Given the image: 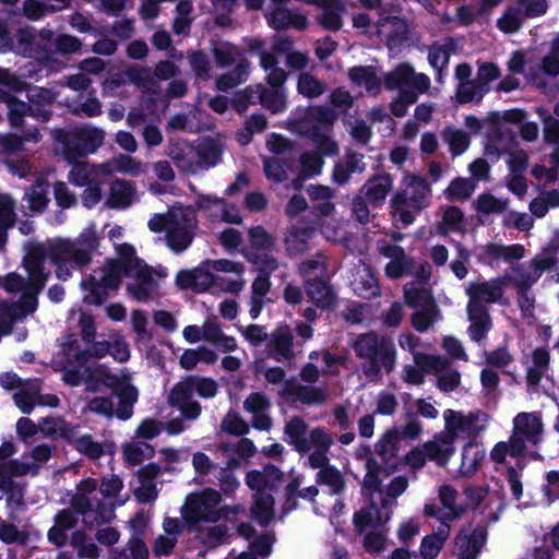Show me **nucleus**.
Instances as JSON below:
<instances>
[{
	"instance_id": "nucleus-47",
	"label": "nucleus",
	"mask_w": 559,
	"mask_h": 559,
	"mask_svg": "<svg viewBox=\"0 0 559 559\" xmlns=\"http://www.w3.org/2000/svg\"><path fill=\"white\" fill-rule=\"evenodd\" d=\"M253 498L251 513L261 525L265 526L274 518V498L269 492L254 493Z\"/></svg>"
},
{
	"instance_id": "nucleus-3",
	"label": "nucleus",
	"mask_w": 559,
	"mask_h": 559,
	"mask_svg": "<svg viewBox=\"0 0 559 559\" xmlns=\"http://www.w3.org/2000/svg\"><path fill=\"white\" fill-rule=\"evenodd\" d=\"M352 348L361 360L364 376L373 382L381 379L382 372H392L396 361V348L392 337L368 332L357 335Z\"/></svg>"
},
{
	"instance_id": "nucleus-23",
	"label": "nucleus",
	"mask_w": 559,
	"mask_h": 559,
	"mask_svg": "<svg viewBox=\"0 0 559 559\" xmlns=\"http://www.w3.org/2000/svg\"><path fill=\"white\" fill-rule=\"evenodd\" d=\"M51 261L58 265L57 274L61 277L63 266L82 267L90 263L91 251L88 247H53Z\"/></svg>"
},
{
	"instance_id": "nucleus-4",
	"label": "nucleus",
	"mask_w": 559,
	"mask_h": 559,
	"mask_svg": "<svg viewBox=\"0 0 559 559\" xmlns=\"http://www.w3.org/2000/svg\"><path fill=\"white\" fill-rule=\"evenodd\" d=\"M284 433L288 438V443L299 454H308L307 465L309 467H322L330 462L328 453L333 444V436L326 428L316 427L308 435L306 420L294 416L285 424Z\"/></svg>"
},
{
	"instance_id": "nucleus-27",
	"label": "nucleus",
	"mask_w": 559,
	"mask_h": 559,
	"mask_svg": "<svg viewBox=\"0 0 559 559\" xmlns=\"http://www.w3.org/2000/svg\"><path fill=\"white\" fill-rule=\"evenodd\" d=\"M266 352L267 356L276 361L289 360L295 356L293 335L288 326H280L272 333Z\"/></svg>"
},
{
	"instance_id": "nucleus-33",
	"label": "nucleus",
	"mask_w": 559,
	"mask_h": 559,
	"mask_svg": "<svg viewBox=\"0 0 559 559\" xmlns=\"http://www.w3.org/2000/svg\"><path fill=\"white\" fill-rule=\"evenodd\" d=\"M468 320L471 325L468 334L475 342L486 337L491 328V320L486 307L467 306Z\"/></svg>"
},
{
	"instance_id": "nucleus-22",
	"label": "nucleus",
	"mask_w": 559,
	"mask_h": 559,
	"mask_svg": "<svg viewBox=\"0 0 559 559\" xmlns=\"http://www.w3.org/2000/svg\"><path fill=\"white\" fill-rule=\"evenodd\" d=\"M500 280L469 284L466 293L469 297L467 306L486 307V304L498 301L503 295Z\"/></svg>"
},
{
	"instance_id": "nucleus-56",
	"label": "nucleus",
	"mask_w": 559,
	"mask_h": 559,
	"mask_svg": "<svg viewBox=\"0 0 559 559\" xmlns=\"http://www.w3.org/2000/svg\"><path fill=\"white\" fill-rule=\"evenodd\" d=\"M48 183L47 182H37L29 192L25 193L24 200L26 201V206L32 213H43L48 203Z\"/></svg>"
},
{
	"instance_id": "nucleus-36",
	"label": "nucleus",
	"mask_w": 559,
	"mask_h": 559,
	"mask_svg": "<svg viewBox=\"0 0 559 559\" xmlns=\"http://www.w3.org/2000/svg\"><path fill=\"white\" fill-rule=\"evenodd\" d=\"M285 385L286 392L302 404L320 405L326 400V394L323 389L297 384L294 380L286 381Z\"/></svg>"
},
{
	"instance_id": "nucleus-44",
	"label": "nucleus",
	"mask_w": 559,
	"mask_h": 559,
	"mask_svg": "<svg viewBox=\"0 0 559 559\" xmlns=\"http://www.w3.org/2000/svg\"><path fill=\"white\" fill-rule=\"evenodd\" d=\"M532 366L527 368L526 381L530 385H537L549 369V352L538 347L532 353Z\"/></svg>"
},
{
	"instance_id": "nucleus-60",
	"label": "nucleus",
	"mask_w": 559,
	"mask_h": 559,
	"mask_svg": "<svg viewBox=\"0 0 559 559\" xmlns=\"http://www.w3.org/2000/svg\"><path fill=\"white\" fill-rule=\"evenodd\" d=\"M440 319L438 307L417 309L411 316L412 326L420 333L428 331Z\"/></svg>"
},
{
	"instance_id": "nucleus-46",
	"label": "nucleus",
	"mask_w": 559,
	"mask_h": 559,
	"mask_svg": "<svg viewBox=\"0 0 559 559\" xmlns=\"http://www.w3.org/2000/svg\"><path fill=\"white\" fill-rule=\"evenodd\" d=\"M440 502L447 510L445 520L456 521L463 516L466 509L465 507L457 504L456 500L459 497L457 490L451 485H442L438 490Z\"/></svg>"
},
{
	"instance_id": "nucleus-18",
	"label": "nucleus",
	"mask_w": 559,
	"mask_h": 559,
	"mask_svg": "<svg viewBox=\"0 0 559 559\" xmlns=\"http://www.w3.org/2000/svg\"><path fill=\"white\" fill-rule=\"evenodd\" d=\"M380 253L389 259L384 267L385 275L389 278L396 280L413 275L415 272L416 260L403 247H380Z\"/></svg>"
},
{
	"instance_id": "nucleus-64",
	"label": "nucleus",
	"mask_w": 559,
	"mask_h": 559,
	"mask_svg": "<svg viewBox=\"0 0 559 559\" xmlns=\"http://www.w3.org/2000/svg\"><path fill=\"white\" fill-rule=\"evenodd\" d=\"M354 290L357 295L366 299H371L380 295L378 280L368 270H364L355 280Z\"/></svg>"
},
{
	"instance_id": "nucleus-14",
	"label": "nucleus",
	"mask_w": 559,
	"mask_h": 559,
	"mask_svg": "<svg viewBox=\"0 0 559 559\" xmlns=\"http://www.w3.org/2000/svg\"><path fill=\"white\" fill-rule=\"evenodd\" d=\"M394 503L388 499H381L380 506L373 501L369 506L361 508L354 514V525L358 533L367 528L376 530L382 527L390 519Z\"/></svg>"
},
{
	"instance_id": "nucleus-10",
	"label": "nucleus",
	"mask_w": 559,
	"mask_h": 559,
	"mask_svg": "<svg viewBox=\"0 0 559 559\" xmlns=\"http://www.w3.org/2000/svg\"><path fill=\"white\" fill-rule=\"evenodd\" d=\"M544 425L538 413H519L513 418L512 452L523 453L526 444L536 445L543 437Z\"/></svg>"
},
{
	"instance_id": "nucleus-29",
	"label": "nucleus",
	"mask_w": 559,
	"mask_h": 559,
	"mask_svg": "<svg viewBox=\"0 0 559 559\" xmlns=\"http://www.w3.org/2000/svg\"><path fill=\"white\" fill-rule=\"evenodd\" d=\"M487 539L486 526H477L473 531L462 528L455 544L461 552L476 559Z\"/></svg>"
},
{
	"instance_id": "nucleus-21",
	"label": "nucleus",
	"mask_w": 559,
	"mask_h": 559,
	"mask_svg": "<svg viewBox=\"0 0 559 559\" xmlns=\"http://www.w3.org/2000/svg\"><path fill=\"white\" fill-rule=\"evenodd\" d=\"M392 189V178L389 174L372 175L359 189L373 209L381 207Z\"/></svg>"
},
{
	"instance_id": "nucleus-35",
	"label": "nucleus",
	"mask_w": 559,
	"mask_h": 559,
	"mask_svg": "<svg viewBox=\"0 0 559 559\" xmlns=\"http://www.w3.org/2000/svg\"><path fill=\"white\" fill-rule=\"evenodd\" d=\"M135 194L133 183L116 179L110 185V193L107 199V205L110 209H127L132 204Z\"/></svg>"
},
{
	"instance_id": "nucleus-25",
	"label": "nucleus",
	"mask_w": 559,
	"mask_h": 559,
	"mask_svg": "<svg viewBox=\"0 0 559 559\" xmlns=\"http://www.w3.org/2000/svg\"><path fill=\"white\" fill-rule=\"evenodd\" d=\"M307 296L321 309H333L337 305V295L333 286L319 277L305 282Z\"/></svg>"
},
{
	"instance_id": "nucleus-40",
	"label": "nucleus",
	"mask_w": 559,
	"mask_h": 559,
	"mask_svg": "<svg viewBox=\"0 0 559 559\" xmlns=\"http://www.w3.org/2000/svg\"><path fill=\"white\" fill-rule=\"evenodd\" d=\"M271 289L267 274H259L251 286L250 310L252 319H257L265 305V297Z\"/></svg>"
},
{
	"instance_id": "nucleus-38",
	"label": "nucleus",
	"mask_w": 559,
	"mask_h": 559,
	"mask_svg": "<svg viewBox=\"0 0 559 559\" xmlns=\"http://www.w3.org/2000/svg\"><path fill=\"white\" fill-rule=\"evenodd\" d=\"M450 525H440L438 531L423 538L420 556L424 559H436L450 535Z\"/></svg>"
},
{
	"instance_id": "nucleus-55",
	"label": "nucleus",
	"mask_w": 559,
	"mask_h": 559,
	"mask_svg": "<svg viewBox=\"0 0 559 559\" xmlns=\"http://www.w3.org/2000/svg\"><path fill=\"white\" fill-rule=\"evenodd\" d=\"M37 380L27 379V383L22 390L17 391L13 395L15 405L24 414H31L34 407L37 405Z\"/></svg>"
},
{
	"instance_id": "nucleus-51",
	"label": "nucleus",
	"mask_w": 559,
	"mask_h": 559,
	"mask_svg": "<svg viewBox=\"0 0 559 559\" xmlns=\"http://www.w3.org/2000/svg\"><path fill=\"white\" fill-rule=\"evenodd\" d=\"M70 545L76 550L78 557L81 559H97L99 549L88 536L81 530L71 534Z\"/></svg>"
},
{
	"instance_id": "nucleus-31",
	"label": "nucleus",
	"mask_w": 559,
	"mask_h": 559,
	"mask_svg": "<svg viewBox=\"0 0 559 559\" xmlns=\"http://www.w3.org/2000/svg\"><path fill=\"white\" fill-rule=\"evenodd\" d=\"M407 192L411 200V209L416 213L429 205L431 188L424 177L419 175L409 176Z\"/></svg>"
},
{
	"instance_id": "nucleus-30",
	"label": "nucleus",
	"mask_w": 559,
	"mask_h": 559,
	"mask_svg": "<svg viewBox=\"0 0 559 559\" xmlns=\"http://www.w3.org/2000/svg\"><path fill=\"white\" fill-rule=\"evenodd\" d=\"M337 117V112L330 107L310 106L305 111L304 117L299 119V123L306 132L309 128L317 126L323 131L324 128L332 127Z\"/></svg>"
},
{
	"instance_id": "nucleus-2",
	"label": "nucleus",
	"mask_w": 559,
	"mask_h": 559,
	"mask_svg": "<svg viewBox=\"0 0 559 559\" xmlns=\"http://www.w3.org/2000/svg\"><path fill=\"white\" fill-rule=\"evenodd\" d=\"M97 481L93 478L82 480L70 501L71 509H63L55 516V524L69 531L78 524L74 513L82 515L84 526L92 530L111 522L115 509L98 498Z\"/></svg>"
},
{
	"instance_id": "nucleus-59",
	"label": "nucleus",
	"mask_w": 559,
	"mask_h": 559,
	"mask_svg": "<svg viewBox=\"0 0 559 559\" xmlns=\"http://www.w3.org/2000/svg\"><path fill=\"white\" fill-rule=\"evenodd\" d=\"M154 455V449L144 441L130 442L123 447V456L130 465H139Z\"/></svg>"
},
{
	"instance_id": "nucleus-15",
	"label": "nucleus",
	"mask_w": 559,
	"mask_h": 559,
	"mask_svg": "<svg viewBox=\"0 0 559 559\" xmlns=\"http://www.w3.org/2000/svg\"><path fill=\"white\" fill-rule=\"evenodd\" d=\"M129 524L132 530V536L127 544V549L130 554L126 549H117L114 551V559H147L148 548L143 540L147 527V519L143 512H139L129 521Z\"/></svg>"
},
{
	"instance_id": "nucleus-41",
	"label": "nucleus",
	"mask_w": 559,
	"mask_h": 559,
	"mask_svg": "<svg viewBox=\"0 0 559 559\" xmlns=\"http://www.w3.org/2000/svg\"><path fill=\"white\" fill-rule=\"evenodd\" d=\"M442 140L449 145L452 157L464 154L471 145V136L462 129L447 126L441 132Z\"/></svg>"
},
{
	"instance_id": "nucleus-19",
	"label": "nucleus",
	"mask_w": 559,
	"mask_h": 559,
	"mask_svg": "<svg viewBox=\"0 0 559 559\" xmlns=\"http://www.w3.org/2000/svg\"><path fill=\"white\" fill-rule=\"evenodd\" d=\"M117 378V389L111 392L112 397L120 400L119 416L121 420H128L133 415V405L139 397L138 389L131 384V373L127 369H121L115 373Z\"/></svg>"
},
{
	"instance_id": "nucleus-6",
	"label": "nucleus",
	"mask_w": 559,
	"mask_h": 559,
	"mask_svg": "<svg viewBox=\"0 0 559 559\" xmlns=\"http://www.w3.org/2000/svg\"><path fill=\"white\" fill-rule=\"evenodd\" d=\"M221 493L214 489H204L187 496L181 507V515L190 531L200 530L204 523H216L221 520L218 504Z\"/></svg>"
},
{
	"instance_id": "nucleus-28",
	"label": "nucleus",
	"mask_w": 559,
	"mask_h": 559,
	"mask_svg": "<svg viewBox=\"0 0 559 559\" xmlns=\"http://www.w3.org/2000/svg\"><path fill=\"white\" fill-rule=\"evenodd\" d=\"M405 302L417 309L438 307L428 283L409 282L403 287Z\"/></svg>"
},
{
	"instance_id": "nucleus-39",
	"label": "nucleus",
	"mask_w": 559,
	"mask_h": 559,
	"mask_svg": "<svg viewBox=\"0 0 559 559\" xmlns=\"http://www.w3.org/2000/svg\"><path fill=\"white\" fill-rule=\"evenodd\" d=\"M348 78L357 86L364 85L366 91L377 94L380 91V80L374 68L370 66H355L348 69Z\"/></svg>"
},
{
	"instance_id": "nucleus-13",
	"label": "nucleus",
	"mask_w": 559,
	"mask_h": 559,
	"mask_svg": "<svg viewBox=\"0 0 559 559\" xmlns=\"http://www.w3.org/2000/svg\"><path fill=\"white\" fill-rule=\"evenodd\" d=\"M36 39L35 28L31 26L20 27L13 37L9 31L7 21L0 19V52H15L27 56L34 49Z\"/></svg>"
},
{
	"instance_id": "nucleus-37",
	"label": "nucleus",
	"mask_w": 559,
	"mask_h": 559,
	"mask_svg": "<svg viewBox=\"0 0 559 559\" xmlns=\"http://www.w3.org/2000/svg\"><path fill=\"white\" fill-rule=\"evenodd\" d=\"M424 449L427 457L436 461L439 465H444L454 453L452 437L444 432L435 440L425 443Z\"/></svg>"
},
{
	"instance_id": "nucleus-45",
	"label": "nucleus",
	"mask_w": 559,
	"mask_h": 559,
	"mask_svg": "<svg viewBox=\"0 0 559 559\" xmlns=\"http://www.w3.org/2000/svg\"><path fill=\"white\" fill-rule=\"evenodd\" d=\"M243 254L252 262L260 274H270L278 266L277 260L267 250V247H246Z\"/></svg>"
},
{
	"instance_id": "nucleus-62",
	"label": "nucleus",
	"mask_w": 559,
	"mask_h": 559,
	"mask_svg": "<svg viewBox=\"0 0 559 559\" xmlns=\"http://www.w3.org/2000/svg\"><path fill=\"white\" fill-rule=\"evenodd\" d=\"M483 459L484 452L477 444H466L462 452V464L460 467L461 474L464 476L472 475L479 467Z\"/></svg>"
},
{
	"instance_id": "nucleus-52",
	"label": "nucleus",
	"mask_w": 559,
	"mask_h": 559,
	"mask_svg": "<svg viewBox=\"0 0 559 559\" xmlns=\"http://www.w3.org/2000/svg\"><path fill=\"white\" fill-rule=\"evenodd\" d=\"M72 165V169L69 171L68 180L72 185L76 187H85L95 182L96 173L94 166L87 162H79L70 163Z\"/></svg>"
},
{
	"instance_id": "nucleus-49",
	"label": "nucleus",
	"mask_w": 559,
	"mask_h": 559,
	"mask_svg": "<svg viewBox=\"0 0 559 559\" xmlns=\"http://www.w3.org/2000/svg\"><path fill=\"white\" fill-rule=\"evenodd\" d=\"M476 189V183L465 177H455L443 191V194L449 201H466L468 200Z\"/></svg>"
},
{
	"instance_id": "nucleus-26",
	"label": "nucleus",
	"mask_w": 559,
	"mask_h": 559,
	"mask_svg": "<svg viewBox=\"0 0 559 559\" xmlns=\"http://www.w3.org/2000/svg\"><path fill=\"white\" fill-rule=\"evenodd\" d=\"M267 24L276 31H284L289 27L305 31L308 26L307 16L292 12L285 5L275 4L274 10L266 15Z\"/></svg>"
},
{
	"instance_id": "nucleus-1",
	"label": "nucleus",
	"mask_w": 559,
	"mask_h": 559,
	"mask_svg": "<svg viewBox=\"0 0 559 559\" xmlns=\"http://www.w3.org/2000/svg\"><path fill=\"white\" fill-rule=\"evenodd\" d=\"M115 259L107 260L100 270L99 277L90 276L82 282V287L90 290L85 301L102 305L107 299L108 289H117L121 284L122 274L132 278L127 284V292L138 301L147 302L159 295L158 278L167 277V270L162 266H150L135 255L133 247H118Z\"/></svg>"
},
{
	"instance_id": "nucleus-9",
	"label": "nucleus",
	"mask_w": 559,
	"mask_h": 559,
	"mask_svg": "<svg viewBox=\"0 0 559 559\" xmlns=\"http://www.w3.org/2000/svg\"><path fill=\"white\" fill-rule=\"evenodd\" d=\"M413 359L416 367H419L425 373L437 376V385L441 391L451 392L460 384L461 374L451 368L449 359L419 352L413 353Z\"/></svg>"
},
{
	"instance_id": "nucleus-32",
	"label": "nucleus",
	"mask_w": 559,
	"mask_h": 559,
	"mask_svg": "<svg viewBox=\"0 0 559 559\" xmlns=\"http://www.w3.org/2000/svg\"><path fill=\"white\" fill-rule=\"evenodd\" d=\"M85 384L90 392H97L99 384L111 389H117V378L106 365H96L85 367Z\"/></svg>"
},
{
	"instance_id": "nucleus-58",
	"label": "nucleus",
	"mask_w": 559,
	"mask_h": 559,
	"mask_svg": "<svg viewBox=\"0 0 559 559\" xmlns=\"http://www.w3.org/2000/svg\"><path fill=\"white\" fill-rule=\"evenodd\" d=\"M414 76V69L408 63H400L393 71L384 75L383 84L388 91L408 84Z\"/></svg>"
},
{
	"instance_id": "nucleus-7",
	"label": "nucleus",
	"mask_w": 559,
	"mask_h": 559,
	"mask_svg": "<svg viewBox=\"0 0 559 559\" xmlns=\"http://www.w3.org/2000/svg\"><path fill=\"white\" fill-rule=\"evenodd\" d=\"M45 247H28V251L24 257V266L31 275V283L16 274L11 273L3 278L2 286L8 293L23 292L35 294L43 289L47 273H45L44 264L47 261Z\"/></svg>"
},
{
	"instance_id": "nucleus-5",
	"label": "nucleus",
	"mask_w": 559,
	"mask_h": 559,
	"mask_svg": "<svg viewBox=\"0 0 559 559\" xmlns=\"http://www.w3.org/2000/svg\"><path fill=\"white\" fill-rule=\"evenodd\" d=\"M218 391V384L211 378L187 377L178 382L169 392L167 402L177 407L183 419L195 420L201 415V404L192 400L193 392L201 397H214Z\"/></svg>"
},
{
	"instance_id": "nucleus-17",
	"label": "nucleus",
	"mask_w": 559,
	"mask_h": 559,
	"mask_svg": "<svg viewBox=\"0 0 559 559\" xmlns=\"http://www.w3.org/2000/svg\"><path fill=\"white\" fill-rule=\"evenodd\" d=\"M216 281L211 272V260L203 261L192 270H182L176 276V285L185 290L192 289L195 293L207 290Z\"/></svg>"
},
{
	"instance_id": "nucleus-43",
	"label": "nucleus",
	"mask_w": 559,
	"mask_h": 559,
	"mask_svg": "<svg viewBox=\"0 0 559 559\" xmlns=\"http://www.w3.org/2000/svg\"><path fill=\"white\" fill-rule=\"evenodd\" d=\"M326 2L328 4H316L323 9L319 24L326 31L336 32L343 26L341 12L345 10V7L341 0H326Z\"/></svg>"
},
{
	"instance_id": "nucleus-63",
	"label": "nucleus",
	"mask_w": 559,
	"mask_h": 559,
	"mask_svg": "<svg viewBox=\"0 0 559 559\" xmlns=\"http://www.w3.org/2000/svg\"><path fill=\"white\" fill-rule=\"evenodd\" d=\"M474 206L477 214H500L506 211L507 201L497 199L489 192H483L474 201Z\"/></svg>"
},
{
	"instance_id": "nucleus-16",
	"label": "nucleus",
	"mask_w": 559,
	"mask_h": 559,
	"mask_svg": "<svg viewBox=\"0 0 559 559\" xmlns=\"http://www.w3.org/2000/svg\"><path fill=\"white\" fill-rule=\"evenodd\" d=\"M37 308V297L35 294L25 293L19 302H0V329L4 334H9L16 320H21L26 314L33 313Z\"/></svg>"
},
{
	"instance_id": "nucleus-61",
	"label": "nucleus",
	"mask_w": 559,
	"mask_h": 559,
	"mask_svg": "<svg viewBox=\"0 0 559 559\" xmlns=\"http://www.w3.org/2000/svg\"><path fill=\"white\" fill-rule=\"evenodd\" d=\"M258 98L261 105L272 114L283 112L287 108L286 96L281 90L263 88L260 92Z\"/></svg>"
},
{
	"instance_id": "nucleus-11",
	"label": "nucleus",
	"mask_w": 559,
	"mask_h": 559,
	"mask_svg": "<svg viewBox=\"0 0 559 559\" xmlns=\"http://www.w3.org/2000/svg\"><path fill=\"white\" fill-rule=\"evenodd\" d=\"M169 226L166 245H191L197 228V218L190 209L171 207L168 210Z\"/></svg>"
},
{
	"instance_id": "nucleus-24",
	"label": "nucleus",
	"mask_w": 559,
	"mask_h": 559,
	"mask_svg": "<svg viewBox=\"0 0 559 559\" xmlns=\"http://www.w3.org/2000/svg\"><path fill=\"white\" fill-rule=\"evenodd\" d=\"M432 228L436 235L443 237L451 233L465 234L468 228V221L459 206L448 205L442 211L441 219Z\"/></svg>"
},
{
	"instance_id": "nucleus-53",
	"label": "nucleus",
	"mask_w": 559,
	"mask_h": 559,
	"mask_svg": "<svg viewBox=\"0 0 559 559\" xmlns=\"http://www.w3.org/2000/svg\"><path fill=\"white\" fill-rule=\"evenodd\" d=\"M197 154L207 167H213L222 159L223 144L216 139L207 138L197 146Z\"/></svg>"
},
{
	"instance_id": "nucleus-20",
	"label": "nucleus",
	"mask_w": 559,
	"mask_h": 559,
	"mask_svg": "<svg viewBox=\"0 0 559 559\" xmlns=\"http://www.w3.org/2000/svg\"><path fill=\"white\" fill-rule=\"evenodd\" d=\"M69 443L81 454L85 455L92 461L100 459L105 454H114L115 443L109 440L97 441L92 435H80L78 429L73 431V438H70Z\"/></svg>"
},
{
	"instance_id": "nucleus-8",
	"label": "nucleus",
	"mask_w": 559,
	"mask_h": 559,
	"mask_svg": "<svg viewBox=\"0 0 559 559\" xmlns=\"http://www.w3.org/2000/svg\"><path fill=\"white\" fill-rule=\"evenodd\" d=\"M56 141L62 144L64 158L69 163H74L79 158L96 152L103 145L104 132L95 127L60 129L56 133Z\"/></svg>"
},
{
	"instance_id": "nucleus-12",
	"label": "nucleus",
	"mask_w": 559,
	"mask_h": 559,
	"mask_svg": "<svg viewBox=\"0 0 559 559\" xmlns=\"http://www.w3.org/2000/svg\"><path fill=\"white\" fill-rule=\"evenodd\" d=\"M486 417V414L480 412L464 415L461 412L447 409L443 414L445 423L444 433L451 436L452 441L459 437L476 436L485 429Z\"/></svg>"
},
{
	"instance_id": "nucleus-50",
	"label": "nucleus",
	"mask_w": 559,
	"mask_h": 559,
	"mask_svg": "<svg viewBox=\"0 0 559 559\" xmlns=\"http://www.w3.org/2000/svg\"><path fill=\"white\" fill-rule=\"evenodd\" d=\"M211 52L218 68H227L235 63L239 56L238 48L225 40H212Z\"/></svg>"
},
{
	"instance_id": "nucleus-54",
	"label": "nucleus",
	"mask_w": 559,
	"mask_h": 559,
	"mask_svg": "<svg viewBox=\"0 0 559 559\" xmlns=\"http://www.w3.org/2000/svg\"><path fill=\"white\" fill-rule=\"evenodd\" d=\"M397 441L399 432L389 430L382 435L379 441L374 444L376 453L381 457L385 464H390L397 456Z\"/></svg>"
},
{
	"instance_id": "nucleus-57",
	"label": "nucleus",
	"mask_w": 559,
	"mask_h": 559,
	"mask_svg": "<svg viewBox=\"0 0 559 559\" xmlns=\"http://www.w3.org/2000/svg\"><path fill=\"white\" fill-rule=\"evenodd\" d=\"M114 399L115 397H112V395L93 397L87 404V409L92 413L103 415L108 419L117 417L121 420V417L118 415L120 409V400H117V403H115Z\"/></svg>"
},
{
	"instance_id": "nucleus-42",
	"label": "nucleus",
	"mask_w": 559,
	"mask_h": 559,
	"mask_svg": "<svg viewBox=\"0 0 559 559\" xmlns=\"http://www.w3.org/2000/svg\"><path fill=\"white\" fill-rule=\"evenodd\" d=\"M76 427L71 426L60 416H50L40 419V432L47 438H61L69 442L73 438Z\"/></svg>"
},
{
	"instance_id": "nucleus-34",
	"label": "nucleus",
	"mask_w": 559,
	"mask_h": 559,
	"mask_svg": "<svg viewBox=\"0 0 559 559\" xmlns=\"http://www.w3.org/2000/svg\"><path fill=\"white\" fill-rule=\"evenodd\" d=\"M31 471L33 474H37L38 466L34 465L32 467L29 464L17 460L0 462V490L4 492L11 491L13 486L12 477L24 476Z\"/></svg>"
},
{
	"instance_id": "nucleus-48",
	"label": "nucleus",
	"mask_w": 559,
	"mask_h": 559,
	"mask_svg": "<svg viewBox=\"0 0 559 559\" xmlns=\"http://www.w3.org/2000/svg\"><path fill=\"white\" fill-rule=\"evenodd\" d=\"M316 469H319L316 476L318 484L326 485L332 495H340L344 491V477L337 468L329 465L328 462L322 467H317Z\"/></svg>"
}]
</instances>
